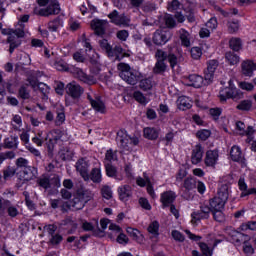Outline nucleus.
Segmentation results:
<instances>
[{"label":"nucleus","instance_id":"f257e3e1","mask_svg":"<svg viewBox=\"0 0 256 256\" xmlns=\"http://www.w3.org/2000/svg\"><path fill=\"white\" fill-rule=\"evenodd\" d=\"M29 21V15H23L20 17L18 21V26L14 32L9 31L8 32V43H10V53H13L15 51L16 47H19L21 45V40H19L20 37L25 36V31L23 23H27Z\"/></svg>","mask_w":256,"mask_h":256},{"label":"nucleus","instance_id":"f03ea898","mask_svg":"<svg viewBox=\"0 0 256 256\" xmlns=\"http://www.w3.org/2000/svg\"><path fill=\"white\" fill-rule=\"evenodd\" d=\"M118 70L120 71L121 79L128 83V85H137V81L141 79V73L131 69V67L125 63L118 64Z\"/></svg>","mask_w":256,"mask_h":256},{"label":"nucleus","instance_id":"7ed1b4c3","mask_svg":"<svg viewBox=\"0 0 256 256\" xmlns=\"http://www.w3.org/2000/svg\"><path fill=\"white\" fill-rule=\"evenodd\" d=\"M38 5H40V7L48 5L45 9L35 8L34 13H36V15H41L42 17H48V15H59L61 11L57 0H38Z\"/></svg>","mask_w":256,"mask_h":256},{"label":"nucleus","instance_id":"20e7f679","mask_svg":"<svg viewBox=\"0 0 256 256\" xmlns=\"http://www.w3.org/2000/svg\"><path fill=\"white\" fill-rule=\"evenodd\" d=\"M229 199V189L227 186H222L216 197L210 200V207L212 211H223L225 209V203Z\"/></svg>","mask_w":256,"mask_h":256},{"label":"nucleus","instance_id":"39448f33","mask_svg":"<svg viewBox=\"0 0 256 256\" xmlns=\"http://www.w3.org/2000/svg\"><path fill=\"white\" fill-rule=\"evenodd\" d=\"M116 139L119 147L124 151H133V147L139 145V138L129 136L125 130H120Z\"/></svg>","mask_w":256,"mask_h":256},{"label":"nucleus","instance_id":"423d86ee","mask_svg":"<svg viewBox=\"0 0 256 256\" xmlns=\"http://www.w3.org/2000/svg\"><path fill=\"white\" fill-rule=\"evenodd\" d=\"M90 200H91V192L79 190L74 195L72 202L66 203V207H68V209H71V207L77 210L83 209V207H85V203H87Z\"/></svg>","mask_w":256,"mask_h":256},{"label":"nucleus","instance_id":"0eeeda50","mask_svg":"<svg viewBox=\"0 0 256 256\" xmlns=\"http://www.w3.org/2000/svg\"><path fill=\"white\" fill-rule=\"evenodd\" d=\"M243 92L235 87L233 80L229 81V87L222 88L219 93L220 101L225 102L227 99H241Z\"/></svg>","mask_w":256,"mask_h":256},{"label":"nucleus","instance_id":"6e6552de","mask_svg":"<svg viewBox=\"0 0 256 256\" xmlns=\"http://www.w3.org/2000/svg\"><path fill=\"white\" fill-rule=\"evenodd\" d=\"M156 63L153 68V72L157 75L161 73H165L167 71V64L165 61H167V52L163 50H157L155 54Z\"/></svg>","mask_w":256,"mask_h":256},{"label":"nucleus","instance_id":"1a4fd4ad","mask_svg":"<svg viewBox=\"0 0 256 256\" xmlns=\"http://www.w3.org/2000/svg\"><path fill=\"white\" fill-rule=\"evenodd\" d=\"M136 183L139 187H146V191L151 199H157V194L155 193V189L153 188L155 182L149 178L147 173H144V178L138 177L136 179Z\"/></svg>","mask_w":256,"mask_h":256},{"label":"nucleus","instance_id":"9d476101","mask_svg":"<svg viewBox=\"0 0 256 256\" xmlns=\"http://www.w3.org/2000/svg\"><path fill=\"white\" fill-rule=\"evenodd\" d=\"M201 212H194L191 214V223L192 225H197L200 219H207L209 217V213H213V208H211L210 202H206L200 207Z\"/></svg>","mask_w":256,"mask_h":256},{"label":"nucleus","instance_id":"9b49d317","mask_svg":"<svg viewBox=\"0 0 256 256\" xmlns=\"http://www.w3.org/2000/svg\"><path fill=\"white\" fill-rule=\"evenodd\" d=\"M208 243V244H207ZM207 243H200L199 247L205 256H213V249L217 247L219 241L215 238L214 235H210V237L207 240Z\"/></svg>","mask_w":256,"mask_h":256},{"label":"nucleus","instance_id":"f8f14e48","mask_svg":"<svg viewBox=\"0 0 256 256\" xmlns=\"http://www.w3.org/2000/svg\"><path fill=\"white\" fill-rule=\"evenodd\" d=\"M203 81V76L197 74L184 76L182 78L183 85H186L187 87H195L196 89L203 87Z\"/></svg>","mask_w":256,"mask_h":256},{"label":"nucleus","instance_id":"ddd939ff","mask_svg":"<svg viewBox=\"0 0 256 256\" xmlns=\"http://www.w3.org/2000/svg\"><path fill=\"white\" fill-rule=\"evenodd\" d=\"M37 184L39 187H42V189H49L51 185H54V187H61V179L59 176H54L52 180H49L47 176H42L37 180Z\"/></svg>","mask_w":256,"mask_h":256},{"label":"nucleus","instance_id":"4468645a","mask_svg":"<svg viewBox=\"0 0 256 256\" xmlns=\"http://www.w3.org/2000/svg\"><path fill=\"white\" fill-rule=\"evenodd\" d=\"M172 34L170 31L168 30H157L154 33L153 36V42L155 43V45H165L169 39H171Z\"/></svg>","mask_w":256,"mask_h":256},{"label":"nucleus","instance_id":"2eb2a0df","mask_svg":"<svg viewBox=\"0 0 256 256\" xmlns=\"http://www.w3.org/2000/svg\"><path fill=\"white\" fill-rule=\"evenodd\" d=\"M29 85L34 89V91H40L43 94L42 99L44 101H47L49 95V91H51V88L43 82H37V80H29Z\"/></svg>","mask_w":256,"mask_h":256},{"label":"nucleus","instance_id":"dca6fc26","mask_svg":"<svg viewBox=\"0 0 256 256\" xmlns=\"http://www.w3.org/2000/svg\"><path fill=\"white\" fill-rule=\"evenodd\" d=\"M256 71V62L253 60H244L241 63V73L244 77H253Z\"/></svg>","mask_w":256,"mask_h":256},{"label":"nucleus","instance_id":"f3484780","mask_svg":"<svg viewBox=\"0 0 256 256\" xmlns=\"http://www.w3.org/2000/svg\"><path fill=\"white\" fill-rule=\"evenodd\" d=\"M204 163L206 167H213L219 163V151L208 150L205 154Z\"/></svg>","mask_w":256,"mask_h":256},{"label":"nucleus","instance_id":"a211bd4d","mask_svg":"<svg viewBox=\"0 0 256 256\" xmlns=\"http://www.w3.org/2000/svg\"><path fill=\"white\" fill-rule=\"evenodd\" d=\"M76 170L80 173L84 181H89V162L85 159H80L76 162Z\"/></svg>","mask_w":256,"mask_h":256},{"label":"nucleus","instance_id":"6ab92c4d","mask_svg":"<svg viewBox=\"0 0 256 256\" xmlns=\"http://www.w3.org/2000/svg\"><path fill=\"white\" fill-rule=\"evenodd\" d=\"M219 67V62L217 60H210L207 63V69L205 71V81L211 83L215 77V71Z\"/></svg>","mask_w":256,"mask_h":256},{"label":"nucleus","instance_id":"aec40b11","mask_svg":"<svg viewBox=\"0 0 256 256\" xmlns=\"http://www.w3.org/2000/svg\"><path fill=\"white\" fill-rule=\"evenodd\" d=\"M108 17L110 18L111 23H114V25H129V18H127L125 14L119 15L117 10H114L112 13L108 14Z\"/></svg>","mask_w":256,"mask_h":256},{"label":"nucleus","instance_id":"412c9836","mask_svg":"<svg viewBox=\"0 0 256 256\" xmlns=\"http://www.w3.org/2000/svg\"><path fill=\"white\" fill-rule=\"evenodd\" d=\"M203 146L200 144H197L193 147L192 149V154H191V163L192 165H199L201 161H203Z\"/></svg>","mask_w":256,"mask_h":256},{"label":"nucleus","instance_id":"4be33fe9","mask_svg":"<svg viewBox=\"0 0 256 256\" xmlns=\"http://www.w3.org/2000/svg\"><path fill=\"white\" fill-rule=\"evenodd\" d=\"M107 25H109L107 20L94 19L91 22V27L95 31L96 35H105Z\"/></svg>","mask_w":256,"mask_h":256},{"label":"nucleus","instance_id":"5701e85b","mask_svg":"<svg viewBox=\"0 0 256 256\" xmlns=\"http://www.w3.org/2000/svg\"><path fill=\"white\" fill-rule=\"evenodd\" d=\"M47 147L49 149V151H51V149H53L55 143H57V141H59V139H61L63 132H61V130H52L50 132H48L47 134Z\"/></svg>","mask_w":256,"mask_h":256},{"label":"nucleus","instance_id":"b1692460","mask_svg":"<svg viewBox=\"0 0 256 256\" xmlns=\"http://www.w3.org/2000/svg\"><path fill=\"white\" fill-rule=\"evenodd\" d=\"M88 99L92 108L96 110L97 113H105V103L101 101V98L99 96H93L91 94H88Z\"/></svg>","mask_w":256,"mask_h":256},{"label":"nucleus","instance_id":"393cba45","mask_svg":"<svg viewBox=\"0 0 256 256\" xmlns=\"http://www.w3.org/2000/svg\"><path fill=\"white\" fill-rule=\"evenodd\" d=\"M67 93L70 95V97H73V99H79L81 95H83V88L75 82H71L67 85Z\"/></svg>","mask_w":256,"mask_h":256},{"label":"nucleus","instance_id":"a878e982","mask_svg":"<svg viewBox=\"0 0 256 256\" xmlns=\"http://www.w3.org/2000/svg\"><path fill=\"white\" fill-rule=\"evenodd\" d=\"M74 76L79 79L80 81H83V83H87L88 85L95 84V78L93 76H88L83 70L80 68H75L73 71Z\"/></svg>","mask_w":256,"mask_h":256},{"label":"nucleus","instance_id":"bb28decb","mask_svg":"<svg viewBox=\"0 0 256 256\" xmlns=\"http://www.w3.org/2000/svg\"><path fill=\"white\" fill-rule=\"evenodd\" d=\"M238 187L240 189V191L242 192L240 194L241 197H247L249 195H256V188H247V182H245V178L244 177H240L239 181H238Z\"/></svg>","mask_w":256,"mask_h":256},{"label":"nucleus","instance_id":"cd10ccee","mask_svg":"<svg viewBox=\"0 0 256 256\" xmlns=\"http://www.w3.org/2000/svg\"><path fill=\"white\" fill-rule=\"evenodd\" d=\"M95 167L92 169L89 179L93 181V183H101L103 179V175L101 174V163H99L97 160L95 161Z\"/></svg>","mask_w":256,"mask_h":256},{"label":"nucleus","instance_id":"c85d7f7f","mask_svg":"<svg viewBox=\"0 0 256 256\" xmlns=\"http://www.w3.org/2000/svg\"><path fill=\"white\" fill-rule=\"evenodd\" d=\"M177 199V194L173 191H166L160 195V201L164 207H169Z\"/></svg>","mask_w":256,"mask_h":256},{"label":"nucleus","instance_id":"c756f323","mask_svg":"<svg viewBox=\"0 0 256 256\" xmlns=\"http://www.w3.org/2000/svg\"><path fill=\"white\" fill-rule=\"evenodd\" d=\"M32 143L34 145H37V147H43V144L48 143L47 134L43 132V130H39L37 132H34V137H32Z\"/></svg>","mask_w":256,"mask_h":256},{"label":"nucleus","instance_id":"7c9ffc66","mask_svg":"<svg viewBox=\"0 0 256 256\" xmlns=\"http://www.w3.org/2000/svg\"><path fill=\"white\" fill-rule=\"evenodd\" d=\"M177 107L180 111H187L193 107V101L187 96H180L177 100Z\"/></svg>","mask_w":256,"mask_h":256},{"label":"nucleus","instance_id":"2f4dec72","mask_svg":"<svg viewBox=\"0 0 256 256\" xmlns=\"http://www.w3.org/2000/svg\"><path fill=\"white\" fill-rule=\"evenodd\" d=\"M105 169L107 177H113L116 181H123V179H125L123 174L117 172V168H115V166L106 164Z\"/></svg>","mask_w":256,"mask_h":256},{"label":"nucleus","instance_id":"473e14b6","mask_svg":"<svg viewBox=\"0 0 256 256\" xmlns=\"http://www.w3.org/2000/svg\"><path fill=\"white\" fill-rule=\"evenodd\" d=\"M83 46L86 49V55L87 57H89L91 63H94V64L99 63V54L93 51V48L91 47V43H89L88 41H84Z\"/></svg>","mask_w":256,"mask_h":256},{"label":"nucleus","instance_id":"72a5a7b5","mask_svg":"<svg viewBox=\"0 0 256 256\" xmlns=\"http://www.w3.org/2000/svg\"><path fill=\"white\" fill-rule=\"evenodd\" d=\"M178 36L182 47H191V34L187 30L181 28L178 31Z\"/></svg>","mask_w":256,"mask_h":256},{"label":"nucleus","instance_id":"f704fd0d","mask_svg":"<svg viewBox=\"0 0 256 256\" xmlns=\"http://www.w3.org/2000/svg\"><path fill=\"white\" fill-rule=\"evenodd\" d=\"M118 194L121 201H128L129 197L133 195V192L131 191V186L129 185H123L118 188Z\"/></svg>","mask_w":256,"mask_h":256},{"label":"nucleus","instance_id":"c9c22d12","mask_svg":"<svg viewBox=\"0 0 256 256\" xmlns=\"http://www.w3.org/2000/svg\"><path fill=\"white\" fill-rule=\"evenodd\" d=\"M123 232V229L119 227V225L111 223L108 228L107 236L109 239L115 241V237H119V235Z\"/></svg>","mask_w":256,"mask_h":256},{"label":"nucleus","instance_id":"e433bc0d","mask_svg":"<svg viewBox=\"0 0 256 256\" xmlns=\"http://www.w3.org/2000/svg\"><path fill=\"white\" fill-rule=\"evenodd\" d=\"M5 149H17L19 147V138L17 136H10L4 139Z\"/></svg>","mask_w":256,"mask_h":256},{"label":"nucleus","instance_id":"4c0bfd02","mask_svg":"<svg viewBox=\"0 0 256 256\" xmlns=\"http://www.w3.org/2000/svg\"><path fill=\"white\" fill-rule=\"evenodd\" d=\"M230 157L232 161H243V152H241V148L239 146H233L230 151Z\"/></svg>","mask_w":256,"mask_h":256},{"label":"nucleus","instance_id":"58836bf2","mask_svg":"<svg viewBox=\"0 0 256 256\" xmlns=\"http://www.w3.org/2000/svg\"><path fill=\"white\" fill-rule=\"evenodd\" d=\"M126 232L132 239H134V241H137V243H143V234H141L139 230L129 227L126 229Z\"/></svg>","mask_w":256,"mask_h":256},{"label":"nucleus","instance_id":"ea45409f","mask_svg":"<svg viewBox=\"0 0 256 256\" xmlns=\"http://www.w3.org/2000/svg\"><path fill=\"white\" fill-rule=\"evenodd\" d=\"M225 59L228 65H239V61H241L239 55L235 54L234 52H226Z\"/></svg>","mask_w":256,"mask_h":256},{"label":"nucleus","instance_id":"a19ab883","mask_svg":"<svg viewBox=\"0 0 256 256\" xmlns=\"http://www.w3.org/2000/svg\"><path fill=\"white\" fill-rule=\"evenodd\" d=\"M144 137L153 141L159 137V130L151 127L144 128Z\"/></svg>","mask_w":256,"mask_h":256},{"label":"nucleus","instance_id":"79ce46f5","mask_svg":"<svg viewBox=\"0 0 256 256\" xmlns=\"http://www.w3.org/2000/svg\"><path fill=\"white\" fill-rule=\"evenodd\" d=\"M24 181H31L37 177V168L28 166L24 169Z\"/></svg>","mask_w":256,"mask_h":256},{"label":"nucleus","instance_id":"37998d69","mask_svg":"<svg viewBox=\"0 0 256 256\" xmlns=\"http://www.w3.org/2000/svg\"><path fill=\"white\" fill-rule=\"evenodd\" d=\"M133 97L137 103H140V105H147L151 99L149 97L145 96L141 91H135L133 93Z\"/></svg>","mask_w":256,"mask_h":256},{"label":"nucleus","instance_id":"c03bdc74","mask_svg":"<svg viewBox=\"0 0 256 256\" xmlns=\"http://www.w3.org/2000/svg\"><path fill=\"white\" fill-rule=\"evenodd\" d=\"M237 133L239 135H252L253 134V127L249 126L247 130H245V124L243 122L236 123Z\"/></svg>","mask_w":256,"mask_h":256},{"label":"nucleus","instance_id":"a18cd8bd","mask_svg":"<svg viewBox=\"0 0 256 256\" xmlns=\"http://www.w3.org/2000/svg\"><path fill=\"white\" fill-rule=\"evenodd\" d=\"M99 45L107 53L108 57H113V48H111V44H109L107 39L100 40Z\"/></svg>","mask_w":256,"mask_h":256},{"label":"nucleus","instance_id":"49530a36","mask_svg":"<svg viewBox=\"0 0 256 256\" xmlns=\"http://www.w3.org/2000/svg\"><path fill=\"white\" fill-rule=\"evenodd\" d=\"M61 27H63V21H61V19L59 18L52 20L48 23L49 31H59Z\"/></svg>","mask_w":256,"mask_h":256},{"label":"nucleus","instance_id":"de8ad7c7","mask_svg":"<svg viewBox=\"0 0 256 256\" xmlns=\"http://www.w3.org/2000/svg\"><path fill=\"white\" fill-rule=\"evenodd\" d=\"M12 127L15 131H19L21 127H23V119H21L20 115H13L12 116Z\"/></svg>","mask_w":256,"mask_h":256},{"label":"nucleus","instance_id":"09e8293b","mask_svg":"<svg viewBox=\"0 0 256 256\" xmlns=\"http://www.w3.org/2000/svg\"><path fill=\"white\" fill-rule=\"evenodd\" d=\"M148 233L153 235V237H157L159 235V222L153 221L148 226Z\"/></svg>","mask_w":256,"mask_h":256},{"label":"nucleus","instance_id":"8fccbe9b","mask_svg":"<svg viewBox=\"0 0 256 256\" xmlns=\"http://www.w3.org/2000/svg\"><path fill=\"white\" fill-rule=\"evenodd\" d=\"M139 87L143 91H149V90L153 89V81H151V79L141 80Z\"/></svg>","mask_w":256,"mask_h":256},{"label":"nucleus","instance_id":"3c124183","mask_svg":"<svg viewBox=\"0 0 256 256\" xmlns=\"http://www.w3.org/2000/svg\"><path fill=\"white\" fill-rule=\"evenodd\" d=\"M240 231H256V221L243 223L240 226Z\"/></svg>","mask_w":256,"mask_h":256},{"label":"nucleus","instance_id":"603ef678","mask_svg":"<svg viewBox=\"0 0 256 256\" xmlns=\"http://www.w3.org/2000/svg\"><path fill=\"white\" fill-rule=\"evenodd\" d=\"M196 137H198V139H201V141H207V139L211 137V131L207 129L199 130L196 133Z\"/></svg>","mask_w":256,"mask_h":256},{"label":"nucleus","instance_id":"864d4df0","mask_svg":"<svg viewBox=\"0 0 256 256\" xmlns=\"http://www.w3.org/2000/svg\"><path fill=\"white\" fill-rule=\"evenodd\" d=\"M229 45L233 51H239L241 49V39L231 38L229 41Z\"/></svg>","mask_w":256,"mask_h":256},{"label":"nucleus","instance_id":"5fc2aeb1","mask_svg":"<svg viewBox=\"0 0 256 256\" xmlns=\"http://www.w3.org/2000/svg\"><path fill=\"white\" fill-rule=\"evenodd\" d=\"M53 67L54 69H57V71H67L69 69V65L63 60L55 62Z\"/></svg>","mask_w":256,"mask_h":256},{"label":"nucleus","instance_id":"6e6d98bb","mask_svg":"<svg viewBox=\"0 0 256 256\" xmlns=\"http://www.w3.org/2000/svg\"><path fill=\"white\" fill-rule=\"evenodd\" d=\"M105 161L108 163H113V161H117V152L113 150H107L105 154Z\"/></svg>","mask_w":256,"mask_h":256},{"label":"nucleus","instance_id":"4d7b16f0","mask_svg":"<svg viewBox=\"0 0 256 256\" xmlns=\"http://www.w3.org/2000/svg\"><path fill=\"white\" fill-rule=\"evenodd\" d=\"M7 159H15V152L7 151L0 153V165H2L3 161H7Z\"/></svg>","mask_w":256,"mask_h":256},{"label":"nucleus","instance_id":"13d9d810","mask_svg":"<svg viewBox=\"0 0 256 256\" xmlns=\"http://www.w3.org/2000/svg\"><path fill=\"white\" fill-rule=\"evenodd\" d=\"M251 107H252V104H251V101L249 100H243L237 105V109H239V111H249Z\"/></svg>","mask_w":256,"mask_h":256},{"label":"nucleus","instance_id":"bf43d9fd","mask_svg":"<svg viewBox=\"0 0 256 256\" xmlns=\"http://www.w3.org/2000/svg\"><path fill=\"white\" fill-rule=\"evenodd\" d=\"M238 87H240V89H242L243 91H253V89H255L253 83L245 81L239 82Z\"/></svg>","mask_w":256,"mask_h":256},{"label":"nucleus","instance_id":"052dcab7","mask_svg":"<svg viewBox=\"0 0 256 256\" xmlns=\"http://www.w3.org/2000/svg\"><path fill=\"white\" fill-rule=\"evenodd\" d=\"M239 21H230L228 22V31L229 33H237L239 31Z\"/></svg>","mask_w":256,"mask_h":256},{"label":"nucleus","instance_id":"680f3d73","mask_svg":"<svg viewBox=\"0 0 256 256\" xmlns=\"http://www.w3.org/2000/svg\"><path fill=\"white\" fill-rule=\"evenodd\" d=\"M191 57L192 59H201V55H203V50L199 47H193L191 48Z\"/></svg>","mask_w":256,"mask_h":256},{"label":"nucleus","instance_id":"e2e57ef3","mask_svg":"<svg viewBox=\"0 0 256 256\" xmlns=\"http://www.w3.org/2000/svg\"><path fill=\"white\" fill-rule=\"evenodd\" d=\"M163 20L165 21L166 27L173 28L176 25L175 24V19H173V16H171L170 14H166L163 17Z\"/></svg>","mask_w":256,"mask_h":256},{"label":"nucleus","instance_id":"0e129e2a","mask_svg":"<svg viewBox=\"0 0 256 256\" xmlns=\"http://www.w3.org/2000/svg\"><path fill=\"white\" fill-rule=\"evenodd\" d=\"M102 196L104 199H111L113 197V191L111 190V187L109 186H103L101 190Z\"/></svg>","mask_w":256,"mask_h":256},{"label":"nucleus","instance_id":"69168bd1","mask_svg":"<svg viewBox=\"0 0 256 256\" xmlns=\"http://www.w3.org/2000/svg\"><path fill=\"white\" fill-rule=\"evenodd\" d=\"M113 57H115L116 59H121L123 57H125V54L123 53V48H121L120 46H116L113 50Z\"/></svg>","mask_w":256,"mask_h":256},{"label":"nucleus","instance_id":"338daca9","mask_svg":"<svg viewBox=\"0 0 256 256\" xmlns=\"http://www.w3.org/2000/svg\"><path fill=\"white\" fill-rule=\"evenodd\" d=\"M116 241L119 245H127L129 243V237L122 232L117 236Z\"/></svg>","mask_w":256,"mask_h":256},{"label":"nucleus","instance_id":"774afa93","mask_svg":"<svg viewBox=\"0 0 256 256\" xmlns=\"http://www.w3.org/2000/svg\"><path fill=\"white\" fill-rule=\"evenodd\" d=\"M20 140L25 145V147H27V145H31L30 135H29V132H27V131H24V132L21 133Z\"/></svg>","mask_w":256,"mask_h":256}]
</instances>
